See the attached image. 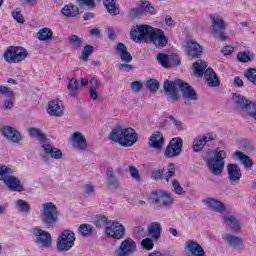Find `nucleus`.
Here are the masks:
<instances>
[{"label":"nucleus","instance_id":"864d4df0","mask_svg":"<svg viewBox=\"0 0 256 256\" xmlns=\"http://www.w3.org/2000/svg\"><path fill=\"white\" fill-rule=\"evenodd\" d=\"M172 187L174 189V192L176 195H185V190L181 187V184L179 183V180H174L172 182Z\"/></svg>","mask_w":256,"mask_h":256},{"label":"nucleus","instance_id":"f704fd0d","mask_svg":"<svg viewBox=\"0 0 256 256\" xmlns=\"http://www.w3.org/2000/svg\"><path fill=\"white\" fill-rule=\"evenodd\" d=\"M28 135L32 137V139H36V141H39V143L47 145V136L42 132L41 129L37 127H31L28 129Z\"/></svg>","mask_w":256,"mask_h":256},{"label":"nucleus","instance_id":"b1692460","mask_svg":"<svg viewBox=\"0 0 256 256\" xmlns=\"http://www.w3.org/2000/svg\"><path fill=\"white\" fill-rule=\"evenodd\" d=\"M204 205L215 213H220V215H223V213L227 211V206L216 198H206L204 200Z\"/></svg>","mask_w":256,"mask_h":256},{"label":"nucleus","instance_id":"ddd939ff","mask_svg":"<svg viewBox=\"0 0 256 256\" xmlns=\"http://www.w3.org/2000/svg\"><path fill=\"white\" fill-rule=\"evenodd\" d=\"M33 235L36 237L35 243L38 247H41L42 249H49V247H51L53 243L51 233L41 228H34Z\"/></svg>","mask_w":256,"mask_h":256},{"label":"nucleus","instance_id":"052dcab7","mask_svg":"<svg viewBox=\"0 0 256 256\" xmlns=\"http://www.w3.org/2000/svg\"><path fill=\"white\" fill-rule=\"evenodd\" d=\"M118 69H119V71H125L126 73H129V71H133V69H135V67H133V65L125 62V63L119 64Z\"/></svg>","mask_w":256,"mask_h":256},{"label":"nucleus","instance_id":"c756f323","mask_svg":"<svg viewBox=\"0 0 256 256\" xmlns=\"http://www.w3.org/2000/svg\"><path fill=\"white\" fill-rule=\"evenodd\" d=\"M42 149H44L45 153L43 156L44 159H47L49 156L52 159H63V151L59 148L52 147L51 144H42Z\"/></svg>","mask_w":256,"mask_h":256},{"label":"nucleus","instance_id":"09e8293b","mask_svg":"<svg viewBox=\"0 0 256 256\" xmlns=\"http://www.w3.org/2000/svg\"><path fill=\"white\" fill-rule=\"evenodd\" d=\"M95 189H97V187H95V185L91 184V182H88L87 184H85L83 186V191H84L85 197H92V195H95Z\"/></svg>","mask_w":256,"mask_h":256},{"label":"nucleus","instance_id":"4c0bfd02","mask_svg":"<svg viewBox=\"0 0 256 256\" xmlns=\"http://www.w3.org/2000/svg\"><path fill=\"white\" fill-rule=\"evenodd\" d=\"M103 3L110 15H119V7H117V0H104Z\"/></svg>","mask_w":256,"mask_h":256},{"label":"nucleus","instance_id":"423d86ee","mask_svg":"<svg viewBox=\"0 0 256 256\" xmlns=\"http://www.w3.org/2000/svg\"><path fill=\"white\" fill-rule=\"evenodd\" d=\"M15 173V169L11 166H6L4 170H2V174H0V181L10 189V191H17L18 193H23L25 188L21 185V180L19 178L12 176Z\"/></svg>","mask_w":256,"mask_h":256},{"label":"nucleus","instance_id":"69168bd1","mask_svg":"<svg viewBox=\"0 0 256 256\" xmlns=\"http://www.w3.org/2000/svg\"><path fill=\"white\" fill-rule=\"evenodd\" d=\"M170 120L172 121V123H174L177 129H179L180 131L183 130V123L180 122V120H177V118L173 116L170 117Z\"/></svg>","mask_w":256,"mask_h":256},{"label":"nucleus","instance_id":"4468645a","mask_svg":"<svg viewBox=\"0 0 256 256\" xmlns=\"http://www.w3.org/2000/svg\"><path fill=\"white\" fill-rule=\"evenodd\" d=\"M148 41H151L157 49H163V47H167L169 38L165 36V32H163V30L152 27Z\"/></svg>","mask_w":256,"mask_h":256},{"label":"nucleus","instance_id":"49530a36","mask_svg":"<svg viewBox=\"0 0 256 256\" xmlns=\"http://www.w3.org/2000/svg\"><path fill=\"white\" fill-rule=\"evenodd\" d=\"M68 91L71 97H75L77 95V91H79V83L75 78H72L68 84Z\"/></svg>","mask_w":256,"mask_h":256},{"label":"nucleus","instance_id":"473e14b6","mask_svg":"<svg viewBox=\"0 0 256 256\" xmlns=\"http://www.w3.org/2000/svg\"><path fill=\"white\" fill-rule=\"evenodd\" d=\"M116 51L123 63H131V61H133V56L131 53H129V51H127V46H125V44L119 42L117 44Z\"/></svg>","mask_w":256,"mask_h":256},{"label":"nucleus","instance_id":"de8ad7c7","mask_svg":"<svg viewBox=\"0 0 256 256\" xmlns=\"http://www.w3.org/2000/svg\"><path fill=\"white\" fill-rule=\"evenodd\" d=\"M78 231L83 237H89L93 233V226L90 224H82L79 226Z\"/></svg>","mask_w":256,"mask_h":256},{"label":"nucleus","instance_id":"9d476101","mask_svg":"<svg viewBox=\"0 0 256 256\" xmlns=\"http://www.w3.org/2000/svg\"><path fill=\"white\" fill-rule=\"evenodd\" d=\"M27 49L23 47H15L10 46L4 52V59L7 63H21V61H25L27 59Z\"/></svg>","mask_w":256,"mask_h":256},{"label":"nucleus","instance_id":"aec40b11","mask_svg":"<svg viewBox=\"0 0 256 256\" xmlns=\"http://www.w3.org/2000/svg\"><path fill=\"white\" fill-rule=\"evenodd\" d=\"M227 173L228 181H230L231 185H239L241 182V177H243L239 164H228Z\"/></svg>","mask_w":256,"mask_h":256},{"label":"nucleus","instance_id":"c85d7f7f","mask_svg":"<svg viewBox=\"0 0 256 256\" xmlns=\"http://www.w3.org/2000/svg\"><path fill=\"white\" fill-rule=\"evenodd\" d=\"M233 101L235 102L236 107H239L242 111H249L252 105H255V102L247 99L241 94H234Z\"/></svg>","mask_w":256,"mask_h":256},{"label":"nucleus","instance_id":"7ed1b4c3","mask_svg":"<svg viewBox=\"0 0 256 256\" xmlns=\"http://www.w3.org/2000/svg\"><path fill=\"white\" fill-rule=\"evenodd\" d=\"M151 205L158 211L161 209H171L175 205V199L171 193L166 191H154L149 197Z\"/></svg>","mask_w":256,"mask_h":256},{"label":"nucleus","instance_id":"f257e3e1","mask_svg":"<svg viewBox=\"0 0 256 256\" xmlns=\"http://www.w3.org/2000/svg\"><path fill=\"white\" fill-rule=\"evenodd\" d=\"M109 139L119 143L121 147H133V144L139 140V134L133 128L117 126L110 132Z\"/></svg>","mask_w":256,"mask_h":256},{"label":"nucleus","instance_id":"603ef678","mask_svg":"<svg viewBox=\"0 0 256 256\" xmlns=\"http://www.w3.org/2000/svg\"><path fill=\"white\" fill-rule=\"evenodd\" d=\"M12 17L17 21V23H25V17H23V14H21V8H16L12 12Z\"/></svg>","mask_w":256,"mask_h":256},{"label":"nucleus","instance_id":"bb28decb","mask_svg":"<svg viewBox=\"0 0 256 256\" xmlns=\"http://www.w3.org/2000/svg\"><path fill=\"white\" fill-rule=\"evenodd\" d=\"M72 146L79 151H87V138L81 132H75L72 135Z\"/></svg>","mask_w":256,"mask_h":256},{"label":"nucleus","instance_id":"79ce46f5","mask_svg":"<svg viewBox=\"0 0 256 256\" xmlns=\"http://www.w3.org/2000/svg\"><path fill=\"white\" fill-rule=\"evenodd\" d=\"M113 221L107 219L105 216H100L97 218L95 225L98 227V229H101V227H105V233L107 231V228L111 225Z\"/></svg>","mask_w":256,"mask_h":256},{"label":"nucleus","instance_id":"6e6552de","mask_svg":"<svg viewBox=\"0 0 256 256\" xmlns=\"http://www.w3.org/2000/svg\"><path fill=\"white\" fill-rule=\"evenodd\" d=\"M210 19L212 21V33L216 39L220 41H227V36H225V30L227 29V23L223 20L219 14H211Z\"/></svg>","mask_w":256,"mask_h":256},{"label":"nucleus","instance_id":"58836bf2","mask_svg":"<svg viewBox=\"0 0 256 256\" xmlns=\"http://www.w3.org/2000/svg\"><path fill=\"white\" fill-rule=\"evenodd\" d=\"M37 35H38L39 41H49L53 39V30L47 27H44L38 31Z\"/></svg>","mask_w":256,"mask_h":256},{"label":"nucleus","instance_id":"0e129e2a","mask_svg":"<svg viewBox=\"0 0 256 256\" xmlns=\"http://www.w3.org/2000/svg\"><path fill=\"white\" fill-rule=\"evenodd\" d=\"M99 89V81L95 78L90 79V91H97Z\"/></svg>","mask_w":256,"mask_h":256},{"label":"nucleus","instance_id":"4be33fe9","mask_svg":"<svg viewBox=\"0 0 256 256\" xmlns=\"http://www.w3.org/2000/svg\"><path fill=\"white\" fill-rule=\"evenodd\" d=\"M223 223L232 233H239L241 231V220L234 215L225 214L223 216Z\"/></svg>","mask_w":256,"mask_h":256},{"label":"nucleus","instance_id":"6ab92c4d","mask_svg":"<svg viewBox=\"0 0 256 256\" xmlns=\"http://www.w3.org/2000/svg\"><path fill=\"white\" fill-rule=\"evenodd\" d=\"M185 49L190 59H201L203 57V46L194 40H189L185 45Z\"/></svg>","mask_w":256,"mask_h":256},{"label":"nucleus","instance_id":"f3484780","mask_svg":"<svg viewBox=\"0 0 256 256\" xmlns=\"http://www.w3.org/2000/svg\"><path fill=\"white\" fill-rule=\"evenodd\" d=\"M107 237L112 239L121 240L125 238V226L119 222L112 221L108 227H106Z\"/></svg>","mask_w":256,"mask_h":256},{"label":"nucleus","instance_id":"a211bd4d","mask_svg":"<svg viewBox=\"0 0 256 256\" xmlns=\"http://www.w3.org/2000/svg\"><path fill=\"white\" fill-rule=\"evenodd\" d=\"M180 91L182 93V97L184 99V105H191V101H197L199 99V95L195 92V89L189 85V83L182 81V86H180Z\"/></svg>","mask_w":256,"mask_h":256},{"label":"nucleus","instance_id":"338daca9","mask_svg":"<svg viewBox=\"0 0 256 256\" xmlns=\"http://www.w3.org/2000/svg\"><path fill=\"white\" fill-rule=\"evenodd\" d=\"M233 51H235V48L233 46H225L223 49H222V53L224 55H231V53H233Z\"/></svg>","mask_w":256,"mask_h":256},{"label":"nucleus","instance_id":"a878e982","mask_svg":"<svg viewBox=\"0 0 256 256\" xmlns=\"http://www.w3.org/2000/svg\"><path fill=\"white\" fill-rule=\"evenodd\" d=\"M143 13H150V15H155V8L149 3V1L142 2L139 8L130 9L131 17H139Z\"/></svg>","mask_w":256,"mask_h":256},{"label":"nucleus","instance_id":"20e7f679","mask_svg":"<svg viewBox=\"0 0 256 256\" xmlns=\"http://www.w3.org/2000/svg\"><path fill=\"white\" fill-rule=\"evenodd\" d=\"M225 159H227V152L217 148L214 151V157L205 160L212 175L219 176L223 173V169H225Z\"/></svg>","mask_w":256,"mask_h":256},{"label":"nucleus","instance_id":"2eb2a0df","mask_svg":"<svg viewBox=\"0 0 256 256\" xmlns=\"http://www.w3.org/2000/svg\"><path fill=\"white\" fill-rule=\"evenodd\" d=\"M137 251V243L134 239L126 238L124 239L120 246L115 250V256H131Z\"/></svg>","mask_w":256,"mask_h":256},{"label":"nucleus","instance_id":"e2e57ef3","mask_svg":"<svg viewBox=\"0 0 256 256\" xmlns=\"http://www.w3.org/2000/svg\"><path fill=\"white\" fill-rule=\"evenodd\" d=\"M13 99L15 98H9L4 101V109L11 111V109L15 107V102H13Z\"/></svg>","mask_w":256,"mask_h":256},{"label":"nucleus","instance_id":"72a5a7b5","mask_svg":"<svg viewBox=\"0 0 256 256\" xmlns=\"http://www.w3.org/2000/svg\"><path fill=\"white\" fill-rule=\"evenodd\" d=\"M107 175V187H110V189H119L121 187V182L117 179V176H115V173H113V168H107L106 170Z\"/></svg>","mask_w":256,"mask_h":256},{"label":"nucleus","instance_id":"5fc2aeb1","mask_svg":"<svg viewBox=\"0 0 256 256\" xmlns=\"http://www.w3.org/2000/svg\"><path fill=\"white\" fill-rule=\"evenodd\" d=\"M0 95H6L9 99H15V94L7 86L0 85Z\"/></svg>","mask_w":256,"mask_h":256},{"label":"nucleus","instance_id":"39448f33","mask_svg":"<svg viewBox=\"0 0 256 256\" xmlns=\"http://www.w3.org/2000/svg\"><path fill=\"white\" fill-rule=\"evenodd\" d=\"M40 219L47 227H55L57 221H59V209L55 203L47 202L42 204Z\"/></svg>","mask_w":256,"mask_h":256},{"label":"nucleus","instance_id":"0eeeda50","mask_svg":"<svg viewBox=\"0 0 256 256\" xmlns=\"http://www.w3.org/2000/svg\"><path fill=\"white\" fill-rule=\"evenodd\" d=\"M76 240L77 238L75 237V232L69 229H65L60 233L56 240V249L60 253L71 251V249L75 247Z\"/></svg>","mask_w":256,"mask_h":256},{"label":"nucleus","instance_id":"412c9836","mask_svg":"<svg viewBox=\"0 0 256 256\" xmlns=\"http://www.w3.org/2000/svg\"><path fill=\"white\" fill-rule=\"evenodd\" d=\"M185 249L188 256H205L203 246L193 239H189L185 242Z\"/></svg>","mask_w":256,"mask_h":256},{"label":"nucleus","instance_id":"f8f14e48","mask_svg":"<svg viewBox=\"0 0 256 256\" xmlns=\"http://www.w3.org/2000/svg\"><path fill=\"white\" fill-rule=\"evenodd\" d=\"M222 239L233 251H245V240L243 237L226 233L222 235Z\"/></svg>","mask_w":256,"mask_h":256},{"label":"nucleus","instance_id":"680f3d73","mask_svg":"<svg viewBox=\"0 0 256 256\" xmlns=\"http://www.w3.org/2000/svg\"><path fill=\"white\" fill-rule=\"evenodd\" d=\"M131 89L133 93H139V90L143 89V84L139 81H134L131 83Z\"/></svg>","mask_w":256,"mask_h":256},{"label":"nucleus","instance_id":"774afa93","mask_svg":"<svg viewBox=\"0 0 256 256\" xmlns=\"http://www.w3.org/2000/svg\"><path fill=\"white\" fill-rule=\"evenodd\" d=\"M170 61L173 62V65H175L176 67L181 65V59H179L178 55H172L170 56Z\"/></svg>","mask_w":256,"mask_h":256},{"label":"nucleus","instance_id":"cd10ccee","mask_svg":"<svg viewBox=\"0 0 256 256\" xmlns=\"http://www.w3.org/2000/svg\"><path fill=\"white\" fill-rule=\"evenodd\" d=\"M209 141H215V136H213V134H206L205 136L197 137L193 142V150L195 153L202 151L203 147H205Z\"/></svg>","mask_w":256,"mask_h":256},{"label":"nucleus","instance_id":"8fccbe9b","mask_svg":"<svg viewBox=\"0 0 256 256\" xmlns=\"http://www.w3.org/2000/svg\"><path fill=\"white\" fill-rule=\"evenodd\" d=\"M95 51V47L91 45H86L84 50L82 51L81 59L84 61H89V55H91Z\"/></svg>","mask_w":256,"mask_h":256},{"label":"nucleus","instance_id":"393cba45","mask_svg":"<svg viewBox=\"0 0 256 256\" xmlns=\"http://www.w3.org/2000/svg\"><path fill=\"white\" fill-rule=\"evenodd\" d=\"M148 145L152 149H156V151H161L163 149V145H165V138H163V133L160 131H155L150 136Z\"/></svg>","mask_w":256,"mask_h":256},{"label":"nucleus","instance_id":"2f4dec72","mask_svg":"<svg viewBox=\"0 0 256 256\" xmlns=\"http://www.w3.org/2000/svg\"><path fill=\"white\" fill-rule=\"evenodd\" d=\"M233 159H238L245 169H251L253 167V160L243 152L236 150L233 155Z\"/></svg>","mask_w":256,"mask_h":256},{"label":"nucleus","instance_id":"1a4fd4ad","mask_svg":"<svg viewBox=\"0 0 256 256\" xmlns=\"http://www.w3.org/2000/svg\"><path fill=\"white\" fill-rule=\"evenodd\" d=\"M151 31H153V27L149 25H135L132 26L130 30V37L132 41L135 43H143L145 41H149V36L151 35Z\"/></svg>","mask_w":256,"mask_h":256},{"label":"nucleus","instance_id":"6e6d98bb","mask_svg":"<svg viewBox=\"0 0 256 256\" xmlns=\"http://www.w3.org/2000/svg\"><path fill=\"white\" fill-rule=\"evenodd\" d=\"M171 177H175V164L173 163L168 164V171L165 174V180L167 183H169V179H171Z\"/></svg>","mask_w":256,"mask_h":256},{"label":"nucleus","instance_id":"f03ea898","mask_svg":"<svg viewBox=\"0 0 256 256\" xmlns=\"http://www.w3.org/2000/svg\"><path fill=\"white\" fill-rule=\"evenodd\" d=\"M194 68V75L196 77H203L206 80L209 87H219L220 81L219 77H217V74L215 73V70L212 68H207V62H204L202 60H198L193 63Z\"/></svg>","mask_w":256,"mask_h":256},{"label":"nucleus","instance_id":"5701e85b","mask_svg":"<svg viewBox=\"0 0 256 256\" xmlns=\"http://www.w3.org/2000/svg\"><path fill=\"white\" fill-rule=\"evenodd\" d=\"M1 133L6 139H8V141H12V143H19V141H23L21 133L11 126L2 127Z\"/></svg>","mask_w":256,"mask_h":256},{"label":"nucleus","instance_id":"a19ab883","mask_svg":"<svg viewBox=\"0 0 256 256\" xmlns=\"http://www.w3.org/2000/svg\"><path fill=\"white\" fill-rule=\"evenodd\" d=\"M237 59L238 61H240V63H249L250 61H253V59H255V54H253V52L249 50L239 52L237 55Z\"/></svg>","mask_w":256,"mask_h":256},{"label":"nucleus","instance_id":"bf43d9fd","mask_svg":"<svg viewBox=\"0 0 256 256\" xmlns=\"http://www.w3.org/2000/svg\"><path fill=\"white\" fill-rule=\"evenodd\" d=\"M129 171L132 179H135V181H141V175H139V170L135 166H130Z\"/></svg>","mask_w":256,"mask_h":256},{"label":"nucleus","instance_id":"ea45409f","mask_svg":"<svg viewBox=\"0 0 256 256\" xmlns=\"http://www.w3.org/2000/svg\"><path fill=\"white\" fill-rule=\"evenodd\" d=\"M15 206L20 211V213H24V215H29V213H31V206L27 201L23 199H18L15 203Z\"/></svg>","mask_w":256,"mask_h":256},{"label":"nucleus","instance_id":"3c124183","mask_svg":"<svg viewBox=\"0 0 256 256\" xmlns=\"http://www.w3.org/2000/svg\"><path fill=\"white\" fill-rule=\"evenodd\" d=\"M141 247L146 251H151L155 247V243H153L151 238H145L141 241Z\"/></svg>","mask_w":256,"mask_h":256},{"label":"nucleus","instance_id":"37998d69","mask_svg":"<svg viewBox=\"0 0 256 256\" xmlns=\"http://www.w3.org/2000/svg\"><path fill=\"white\" fill-rule=\"evenodd\" d=\"M157 59L158 63H160L162 67H165V69H169V67H171V58L167 54L159 53Z\"/></svg>","mask_w":256,"mask_h":256},{"label":"nucleus","instance_id":"dca6fc26","mask_svg":"<svg viewBox=\"0 0 256 256\" xmlns=\"http://www.w3.org/2000/svg\"><path fill=\"white\" fill-rule=\"evenodd\" d=\"M183 153V138H172L166 147L165 156L173 159V157H179Z\"/></svg>","mask_w":256,"mask_h":256},{"label":"nucleus","instance_id":"13d9d810","mask_svg":"<svg viewBox=\"0 0 256 256\" xmlns=\"http://www.w3.org/2000/svg\"><path fill=\"white\" fill-rule=\"evenodd\" d=\"M165 173V170L163 169H157L152 172L151 178L154 179V181H161L163 179V175Z\"/></svg>","mask_w":256,"mask_h":256},{"label":"nucleus","instance_id":"4d7b16f0","mask_svg":"<svg viewBox=\"0 0 256 256\" xmlns=\"http://www.w3.org/2000/svg\"><path fill=\"white\" fill-rule=\"evenodd\" d=\"M79 7H90L95 9V0H77Z\"/></svg>","mask_w":256,"mask_h":256},{"label":"nucleus","instance_id":"c9c22d12","mask_svg":"<svg viewBox=\"0 0 256 256\" xmlns=\"http://www.w3.org/2000/svg\"><path fill=\"white\" fill-rule=\"evenodd\" d=\"M162 231L163 227L159 222H152L148 226V234L150 235V237H152V239H159L161 237Z\"/></svg>","mask_w":256,"mask_h":256},{"label":"nucleus","instance_id":"a18cd8bd","mask_svg":"<svg viewBox=\"0 0 256 256\" xmlns=\"http://www.w3.org/2000/svg\"><path fill=\"white\" fill-rule=\"evenodd\" d=\"M145 86L149 89L150 93H157V91H159L160 84L157 79H150L146 81Z\"/></svg>","mask_w":256,"mask_h":256},{"label":"nucleus","instance_id":"e433bc0d","mask_svg":"<svg viewBox=\"0 0 256 256\" xmlns=\"http://www.w3.org/2000/svg\"><path fill=\"white\" fill-rule=\"evenodd\" d=\"M61 13L65 17H77L79 14V7L73 4H68L62 8Z\"/></svg>","mask_w":256,"mask_h":256},{"label":"nucleus","instance_id":"9b49d317","mask_svg":"<svg viewBox=\"0 0 256 256\" xmlns=\"http://www.w3.org/2000/svg\"><path fill=\"white\" fill-rule=\"evenodd\" d=\"M181 87H183V80L181 79H176L174 81H170L169 79L164 80V93L169 97L171 103L179 101V92L177 89H181Z\"/></svg>","mask_w":256,"mask_h":256},{"label":"nucleus","instance_id":"c03bdc74","mask_svg":"<svg viewBox=\"0 0 256 256\" xmlns=\"http://www.w3.org/2000/svg\"><path fill=\"white\" fill-rule=\"evenodd\" d=\"M69 43L72 45L73 49H81V45H83V38L73 34L70 36Z\"/></svg>","mask_w":256,"mask_h":256},{"label":"nucleus","instance_id":"7c9ffc66","mask_svg":"<svg viewBox=\"0 0 256 256\" xmlns=\"http://www.w3.org/2000/svg\"><path fill=\"white\" fill-rule=\"evenodd\" d=\"M47 111L52 117H62L63 103L59 99L52 100L48 103Z\"/></svg>","mask_w":256,"mask_h":256}]
</instances>
